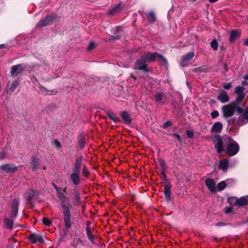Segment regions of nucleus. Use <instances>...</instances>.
<instances>
[{
    "label": "nucleus",
    "mask_w": 248,
    "mask_h": 248,
    "mask_svg": "<svg viewBox=\"0 0 248 248\" xmlns=\"http://www.w3.org/2000/svg\"><path fill=\"white\" fill-rule=\"evenodd\" d=\"M52 185L56 189L57 197L61 202L64 217H70L71 216L70 209L72 207V204L70 199L63 193L60 187L56 186L54 183H52Z\"/></svg>",
    "instance_id": "obj_1"
},
{
    "label": "nucleus",
    "mask_w": 248,
    "mask_h": 248,
    "mask_svg": "<svg viewBox=\"0 0 248 248\" xmlns=\"http://www.w3.org/2000/svg\"><path fill=\"white\" fill-rule=\"evenodd\" d=\"M223 117L229 118L232 116L236 111L237 114H240L243 112V109L241 107H237L235 102H231L228 105L223 106L221 108Z\"/></svg>",
    "instance_id": "obj_2"
},
{
    "label": "nucleus",
    "mask_w": 248,
    "mask_h": 248,
    "mask_svg": "<svg viewBox=\"0 0 248 248\" xmlns=\"http://www.w3.org/2000/svg\"><path fill=\"white\" fill-rule=\"evenodd\" d=\"M224 142L226 144V154L229 156L235 155L239 150V144L231 137H226L224 139Z\"/></svg>",
    "instance_id": "obj_3"
},
{
    "label": "nucleus",
    "mask_w": 248,
    "mask_h": 248,
    "mask_svg": "<svg viewBox=\"0 0 248 248\" xmlns=\"http://www.w3.org/2000/svg\"><path fill=\"white\" fill-rule=\"evenodd\" d=\"M147 62H150L155 61L157 58H159L164 63L167 62V59L162 56L159 55L157 53H151L149 52H144L142 55Z\"/></svg>",
    "instance_id": "obj_4"
},
{
    "label": "nucleus",
    "mask_w": 248,
    "mask_h": 248,
    "mask_svg": "<svg viewBox=\"0 0 248 248\" xmlns=\"http://www.w3.org/2000/svg\"><path fill=\"white\" fill-rule=\"evenodd\" d=\"M213 142L215 148L218 154H221L224 151L223 142L220 136L215 135L213 137Z\"/></svg>",
    "instance_id": "obj_5"
},
{
    "label": "nucleus",
    "mask_w": 248,
    "mask_h": 248,
    "mask_svg": "<svg viewBox=\"0 0 248 248\" xmlns=\"http://www.w3.org/2000/svg\"><path fill=\"white\" fill-rule=\"evenodd\" d=\"M235 199V197L231 198L228 199L230 202L233 203L234 206H242L248 204V195L242 196L239 198H236L235 201H232Z\"/></svg>",
    "instance_id": "obj_6"
},
{
    "label": "nucleus",
    "mask_w": 248,
    "mask_h": 248,
    "mask_svg": "<svg viewBox=\"0 0 248 248\" xmlns=\"http://www.w3.org/2000/svg\"><path fill=\"white\" fill-rule=\"evenodd\" d=\"M38 193L32 189H29L26 191L24 197L27 201V203L30 204V201L36 200L38 198Z\"/></svg>",
    "instance_id": "obj_7"
},
{
    "label": "nucleus",
    "mask_w": 248,
    "mask_h": 248,
    "mask_svg": "<svg viewBox=\"0 0 248 248\" xmlns=\"http://www.w3.org/2000/svg\"><path fill=\"white\" fill-rule=\"evenodd\" d=\"M147 61L142 55H141L140 58L137 60L136 62L135 67V68L139 70H143L144 71L147 72H148L147 69Z\"/></svg>",
    "instance_id": "obj_8"
},
{
    "label": "nucleus",
    "mask_w": 248,
    "mask_h": 248,
    "mask_svg": "<svg viewBox=\"0 0 248 248\" xmlns=\"http://www.w3.org/2000/svg\"><path fill=\"white\" fill-rule=\"evenodd\" d=\"M194 52H190L184 55L181 59L180 65L183 67H186L188 62L194 57Z\"/></svg>",
    "instance_id": "obj_9"
},
{
    "label": "nucleus",
    "mask_w": 248,
    "mask_h": 248,
    "mask_svg": "<svg viewBox=\"0 0 248 248\" xmlns=\"http://www.w3.org/2000/svg\"><path fill=\"white\" fill-rule=\"evenodd\" d=\"M56 18L55 15H50L46 16L45 18L41 19L37 24V27H41L47 26L51 24L53 19Z\"/></svg>",
    "instance_id": "obj_10"
},
{
    "label": "nucleus",
    "mask_w": 248,
    "mask_h": 248,
    "mask_svg": "<svg viewBox=\"0 0 248 248\" xmlns=\"http://www.w3.org/2000/svg\"><path fill=\"white\" fill-rule=\"evenodd\" d=\"M241 114L237 120V124L239 125H243L248 123V107L245 111L240 113Z\"/></svg>",
    "instance_id": "obj_11"
},
{
    "label": "nucleus",
    "mask_w": 248,
    "mask_h": 248,
    "mask_svg": "<svg viewBox=\"0 0 248 248\" xmlns=\"http://www.w3.org/2000/svg\"><path fill=\"white\" fill-rule=\"evenodd\" d=\"M25 68L23 64H18L13 65L11 67V76H16L18 74L22 72V71Z\"/></svg>",
    "instance_id": "obj_12"
},
{
    "label": "nucleus",
    "mask_w": 248,
    "mask_h": 248,
    "mask_svg": "<svg viewBox=\"0 0 248 248\" xmlns=\"http://www.w3.org/2000/svg\"><path fill=\"white\" fill-rule=\"evenodd\" d=\"M0 169L6 173H13L17 169V167L13 164H6L0 166Z\"/></svg>",
    "instance_id": "obj_13"
},
{
    "label": "nucleus",
    "mask_w": 248,
    "mask_h": 248,
    "mask_svg": "<svg viewBox=\"0 0 248 248\" xmlns=\"http://www.w3.org/2000/svg\"><path fill=\"white\" fill-rule=\"evenodd\" d=\"M205 185L211 193H214L216 191V184L213 179L210 178H206L205 181Z\"/></svg>",
    "instance_id": "obj_14"
},
{
    "label": "nucleus",
    "mask_w": 248,
    "mask_h": 248,
    "mask_svg": "<svg viewBox=\"0 0 248 248\" xmlns=\"http://www.w3.org/2000/svg\"><path fill=\"white\" fill-rule=\"evenodd\" d=\"M70 179L75 186H77L80 184V172L73 171L70 175Z\"/></svg>",
    "instance_id": "obj_15"
},
{
    "label": "nucleus",
    "mask_w": 248,
    "mask_h": 248,
    "mask_svg": "<svg viewBox=\"0 0 248 248\" xmlns=\"http://www.w3.org/2000/svg\"><path fill=\"white\" fill-rule=\"evenodd\" d=\"M19 200L17 199H14L11 203V216L10 217H16L18 213Z\"/></svg>",
    "instance_id": "obj_16"
},
{
    "label": "nucleus",
    "mask_w": 248,
    "mask_h": 248,
    "mask_svg": "<svg viewBox=\"0 0 248 248\" xmlns=\"http://www.w3.org/2000/svg\"><path fill=\"white\" fill-rule=\"evenodd\" d=\"M223 129V124L220 122H215L212 125L211 131L213 133H220Z\"/></svg>",
    "instance_id": "obj_17"
},
{
    "label": "nucleus",
    "mask_w": 248,
    "mask_h": 248,
    "mask_svg": "<svg viewBox=\"0 0 248 248\" xmlns=\"http://www.w3.org/2000/svg\"><path fill=\"white\" fill-rule=\"evenodd\" d=\"M155 99L157 102H160L161 104H165L166 102V96L163 93L157 92L155 96Z\"/></svg>",
    "instance_id": "obj_18"
},
{
    "label": "nucleus",
    "mask_w": 248,
    "mask_h": 248,
    "mask_svg": "<svg viewBox=\"0 0 248 248\" xmlns=\"http://www.w3.org/2000/svg\"><path fill=\"white\" fill-rule=\"evenodd\" d=\"M217 99L222 103L227 102L229 100L228 94L226 92H221L217 96Z\"/></svg>",
    "instance_id": "obj_19"
},
{
    "label": "nucleus",
    "mask_w": 248,
    "mask_h": 248,
    "mask_svg": "<svg viewBox=\"0 0 248 248\" xmlns=\"http://www.w3.org/2000/svg\"><path fill=\"white\" fill-rule=\"evenodd\" d=\"M83 157L80 155L76 159V162L74 166V171L79 172L80 171L81 166L83 161Z\"/></svg>",
    "instance_id": "obj_20"
},
{
    "label": "nucleus",
    "mask_w": 248,
    "mask_h": 248,
    "mask_svg": "<svg viewBox=\"0 0 248 248\" xmlns=\"http://www.w3.org/2000/svg\"><path fill=\"white\" fill-rule=\"evenodd\" d=\"M241 31L236 30H233L231 31L230 35V41L232 42L240 37Z\"/></svg>",
    "instance_id": "obj_21"
},
{
    "label": "nucleus",
    "mask_w": 248,
    "mask_h": 248,
    "mask_svg": "<svg viewBox=\"0 0 248 248\" xmlns=\"http://www.w3.org/2000/svg\"><path fill=\"white\" fill-rule=\"evenodd\" d=\"M171 186L170 185H165L164 188V198L167 201L170 199Z\"/></svg>",
    "instance_id": "obj_22"
},
{
    "label": "nucleus",
    "mask_w": 248,
    "mask_h": 248,
    "mask_svg": "<svg viewBox=\"0 0 248 248\" xmlns=\"http://www.w3.org/2000/svg\"><path fill=\"white\" fill-rule=\"evenodd\" d=\"M229 160L228 159H225L220 161L219 168L223 171H226L228 168Z\"/></svg>",
    "instance_id": "obj_23"
},
{
    "label": "nucleus",
    "mask_w": 248,
    "mask_h": 248,
    "mask_svg": "<svg viewBox=\"0 0 248 248\" xmlns=\"http://www.w3.org/2000/svg\"><path fill=\"white\" fill-rule=\"evenodd\" d=\"M31 165L33 170H36L38 169V166L39 165L38 158L33 157L31 162Z\"/></svg>",
    "instance_id": "obj_24"
},
{
    "label": "nucleus",
    "mask_w": 248,
    "mask_h": 248,
    "mask_svg": "<svg viewBox=\"0 0 248 248\" xmlns=\"http://www.w3.org/2000/svg\"><path fill=\"white\" fill-rule=\"evenodd\" d=\"M4 223L6 227L10 230H12L13 228L14 221L10 218H4L3 220Z\"/></svg>",
    "instance_id": "obj_25"
},
{
    "label": "nucleus",
    "mask_w": 248,
    "mask_h": 248,
    "mask_svg": "<svg viewBox=\"0 0 248 248\" xmlns=\"http://www.w3.org/2000/svg\"><path fill=\"white\" fill-rule=\"evenodd\" d=\"M86 231L88 238L92 243H94V237L93 234L92 232L91 228L86 227Z\"/></svg>",
    "instance_id": "obj_26"
},
{
    "label": "nucleus",
    "mask_w": 248,
    "mask_h": 248,
    "mask_svg": "<svg viewBox=\"0 0 248 248\" xmlns=\"http://www.w3.org/2000/svg\"><path fill=\"white\" fill-rule=\"evenodd\" d=\"M19 84V82L17 80H14L11 84V86L8 89V92L13 93L17 88Z\"/></svg>",
    "instance_id": "obj_27"
},
{
    "label": "nucleus",
    "mask_w": 248,
    "mask_h": 248,
    "mask_svg": "<svg viewBox=\"0 0 248 248\" xmlns=\"http://www.w3.org/2000/svg\"><path fill=\"white\" fill-rule=\"evenodd\" d=\"M64 224L66 227L67 232L69 231V229L71 228V226L73 222L71 220V218H64Z\"/></svg>",
    "instance_id": "obj_28"
},
{
    "label": "nucleus",
    "mask_w": 248,
    "mask_h": 248,
    "mask_svg": "<svg viewBox=\"0 0 248 248\" xmlns=\"http://www.w3.org/2000/svg\"><path fill=\"white\" fill-rule=\"evenodd\" d=\"M121 116L124 120L126 123H130L131 119L130 115L126 111H124L121 114Z\"/></svg>",
    "instance_id": "obj_29"
},
{
    "label": "nucleus",
    "mask_w": 248,
    "mask_h": 248,
    "mask_svg": "<svg viewBox=\"0 0 248 248\" xmlns=\"http://www.w3.org/2000/svg\"><path fill=\"white\" fill-rule=\"evenodd\" d=\"M157 163L159 166L161 167V170H166L167 167L166 166V163L164 159L162 158H159L157 160Z\"/></svg>",
    "instance_id": "obj_30"
},
{
    "label": "nucleus",
    "mask_w": 248,
    "mask_h": 248,
    "mask_svg": "<svg viewBox=\"0 0 248 248\" xmlns=\"http://www.w3.org/2000/svg\"><path fill=\"white\" fill-rule=\"evenodd\" d=\"M78 144L79 147L82 149L85 146V140L82 136H80L78 139Z\"/></svg>",
    "instance_id": "obj_31"
},
{
    "label": "nucleus",
    "mask_w": 248,
    "mask_h": 248,
    "mask_svg": "<svg viewBox=\"0 0 248 248\" xmlns=\"http://www.w3.org/2000/svg\"><path fill=\"white\" fill-rule=\"evenodd\" d=\"M37 235L35 233H31L28 237V240L32 244L37 243Z\"/></svg>",
    "instance_id": "obj_32"
},
{
    "label": "nucleus",
    "mask_w": 248,
    "mask_h": 248,
    "mask_svg": "<svg viewBox=\"0 0 248 248\" xmlns=\"http://www.w3.org/2000/svg\"><path fill=\"white\" fill-rule=\"evenodd\" d=\"M122 7L120 4L117 5L115 7L110 11V14L113 15L117 13H119L122 10Z\"/></svg>",
    "instance_id": "obj_33"
},
{
    "label": "nucleus",
    "mask_w": 248,
    "mask_h": 248,
    "mask_svg": "<svg viewBox=\"0 0 248 248\" xmlns=\"http://www.w3.org/2000/svg\"><path fill=\"white\" fill-rule=\"evenodd\" d=\"M244 91V88L243 86H236L235 88V93L237 95L245 94Z\"/></svg>",
    "instance_id": "obj_34"
},
{
    "label": "nucleus",
    "mask_w": 248,
    "mask_h": 248,
    "mask_svg": "<svg viewBox=\"0 0 248 248\" xmlns=\"http://www.w3.org/2000/svg\"><path fill=\"white\" fill-rule=\"evenodd\" d=\"M245 96V94L237 95V97H236L235 101H233L232 102H235L236 106L237 107H239L238 106L240 102L244 99Z\"/></svg>",
    "instance_id": "obj_35"
},
{
    "label": "nucleus",
    "mask_w": 248,
    "mask_h": 248,
    "mask_svg": "<svg viewBox=\"0 0 248 248\" xmlns=\"http://www.w3.org/2000/svg\"><path fill=\"white\" fill-rule=\"evenodd\" d=\"M147 18L149 22H154L155 20V15L154 13L150 12L147 15Z\"/></svg>",
    "instance_id": "obj_36"
},
{
    "label": "nucleus",
    "mask_w": 248,
    "mask_h": 248,
    "mask_svg": "<svg viewBox=\"0 0 248 248\" xmlns=\"http://www.w3.org/2000/svg\"><path fill=\"white\" fill-rule=\"evenodd\" d=\"M226 187V184L224 181L219 182L217 185V187L218 191H221L223 190Z\"/></svg>",
    "instance_id": "obj_37"
},
{
    "label": "nucleus",
    "mask_w": 248,
    "mask_h": 248,
    "mask_svg": "<svg viewBox=\"0 0 248 248\" xmlns=\"http://www.w3.org/2000/svg\"><path fill=\"white\" fill-rule=\"evenodd\" d=\"M82 175L86 177H87L90 174L89 170L88 168L86 167L85 165H84L82 168Z\"/></svg>",
    "instance_id": "obj_38"
},
{
    "label": "nucleus",
    "mask_w": 248,
    "mask_h": 248,
    "mask_svg": "<svg viewBox=\"0 0 248 248\" xmlns=\"http://www.w3.org/2000/svg\"><path fill=\"white\" fill-rule=\"evenodd\" d=\"M108 117H109V118L114 122H117V121H120L119 118L115 114H114L113 113H111V112L108 113Z\"/></svg>",
    "instance_id": "obj_39"
},
{
    "label": "nucleus",
    "mask_w": 248,
    "mask_h": 248,
    "mask_svg": "<svg viewBox=\"0 0 248 248\" xmlns=\"http://www.w3.org/2000/svg\"><path fill=\"white\" fill-rule=\"evenodd\" d=\"M80 202V200L79 194L78 193H76L75 195V199L73 201V203L75 205H78L79 204Z\"/></svg>",
    "instance_id": "obj_40"
},
{
    "label": "nucleus",
    "mask_w": 248,
    "mask_h": 248,
    "mask_svg": "<svg viewBox=\"0 0 248 248\" xmlns=\"http://www.w3.org/2000/svg\"><path fill=\"white\" fill-rule=\"evenodd\" d=\"M42 222L46 226H49L52 223L51 220L49 219V218H43Z\"/></svg>",
    "instance_id": "obj_41"
},
{
    "label": "nucleus",
    "mask_w": 248,
    "mask_h": 248,
    "mask_svg": "<svg viewBox=\"0 0 248 248\" xmlns=\"http://www.w3.org/2000/svg\"><path fill=\"white\" fill-rule=\"evenodd\" d=\"M211 46L214 50H217L218 48V43L216 39L213 40L211 43Z\"/></svg>",
    "instance_id": "obj_42"
},
{
    "label": "nucleus",
    "mask_w": 248,
    "mask_h": 248,
    "mask_svg": "<svg viewBox=\"0 0 248 248\" xmlns=\"http://www.w3.org/2000/svg\"><path fill=\"white\" fill-rule=\"evenodd\" d=\"M67 230H62V232H61L60 233V241H62L63 240V239L65 238L66 235V232H67Z\"/></svg>",
    "instance_id": "obj_43"
},
{
    "label": "nucleus",
    "mask_w": 248,
    "mask_h": 248,
    "mask_svg": "<svg viewBox=\"0 0 248 248\" xmlns=\"http://www.w3.org/2000/svg\"><path fill=\"white\" fill-rule=\"evenodd\" d=\"M166 170H161L160 171V174H161V179L162 180H164V181H166L167 180V176H166Z\"/></svg>",
    "instance_id": "obj_44"
},
{
    "label": "nucleus",
    "mask_w": 248,
    "mask_h": 248,
    "mask_svg": "<svg viewBox=\"0 0 248 248\" xmlns=\"http://www.w3.org/2000/svg\"><path fill=\"white\" fill-rule=\"evenodd\" d=\"M219 116V113L217 110H214L211 113V116L213 119L217 118Z\"/></svg>",
    "instance_id": "obj_45"
},
{
    "label": "nucleus",
    "mask_w": 248,
    "mask_h": 248,
    "mask_svg": "<svg viewBox=\"0 0 248 248\" xmlns=\"http://www.w3.org/2000/svg\"><path fill=\"white\" fill-rule=\"evenodd\" d=\"M172 125V123L170 121H167L166 122H165L163 126H162V127L163 129H166L167 128V127H169V126H170Z\"/></svg>",
    "instance_id": "obj_46"
},
{
    "label": "nucleus",
    "mask_w": 248,
    "mask_h": 248,
    "mask_svg": "<svg viewBox=\"0 0 248 248\" xmlns=\"http://www.w3.org/2000/svg\"><path fill=\"white\" fill-rule=\"evenodd\" d=\"M37 241L41 244L45 243V240L42 235H37Z\"/></svg>",
    "instance_id": "obj_47"
},
{
    "label": "nucleus",
    "mask_w": 248,
    "mask_h": 248,
    "mask_svg": "<svg viewBox=\"0 0 248 248\" xmlns=\"http://www.w3.org/2000/svg\"><path fill=\"white\" fill-rule=\"evenodd\" d=\"M186 136L188 138H192L194 136V133L192 131L187 130L186 132Z\"/></svg>",
    "instance_id": "obj_48"
},
{
    "label": "nucleus",
    "mask_w": 248,
    "mask_h": 248,
    "mask_svg": "<svg viewBox=\"0 0 248 248\" xmlns=\"http://www.w3.org/2000/svg\"><path fill=\"white\" fill-rule=\"evenodd\" d=\"M95 47V44L93 42H91L87 47L88 50H93Z\"/></svg>",
    "instance_id": "obj_49"
},
{
    "label": "nucleus",
    "mask_w": 248,
    "mask_h": 248,
    "mask_svg": "<svg viewBox=\"0 0 248 248\" xmlns=\"http://www.w3.org/2000/svg\"><path fill=\"white\" fill-rule=\"evenodd\" d=\"M53 143L55 144V145H56V146L57 147H58V148H61V147H62L61 144L60 142L59 141L57 140H53Z\"/></svg>",
    "instance_id": "obj_50"
},
{
    "label": "nucleus",
    "mask_w": 248,
    "mask_h": 248,
    "mask_svg": "<svg viewBox=\"0 0 248 248\" xmlns=\"http://www.w3.org/2000/svg\"><path fill=\"white\" fill-rule=\"evenodd\" d=\"M172 137H175L177 139V140L179 141H181V138L180 137V136L177 134H175V133H174V134H172V135H171Z\"/></svg>",
    "instance_id": "obj_51"
},
{
    "label": "nucleus",
    "mask_w": 248,
    "mask_h": 248,
    "mask_svg": "<svg viewBox=\"0 0 248 248\" xmlns=\"http://www.w3.org/2000/svg\"><path fill=\"white\" fill-rule=\"evenodd\" d=\"M232 86L230 83H226L223 85V88L226 90H229Z\"/></svg>",
    "instance_id": "obj_52"
},
{
    "label": "nucleus",
    "mask_w": 248,
    "mask_h": 248,
    "mask_svg": "<svg viewBox=\"0 0 248 248\" xmlns=\"http://www.w3.org/2000/svg\"><path fill=\"white\" fill-rule=\"evenodd\" d=\"M232 211V207H226L225 208V212L226 213H230Z\"/></svg>",
    "instance_id": "obj_53"
},
{
    "label": "nucleus",
    "mask_w": 248,
    "mask_h": 248,
    "mask_svg": "<svg viewBox=\"0 0 248 248\" xmlns=\"http://www.w3.org/2000/svg\"><path fill=\"white\" fill-rule=\"evenodd\" d=\"M226 225H227V224L223 222H219L216 223L215 225H216V226L221 227V226H225Z\"/></svg>",
    "instance_id": "obj_54"
},
{
    "label": "nucleus",
    "mask_w": 248,
    "mask_h": 248,
    "mask_svg": "<svg viewBox=\"0 0 248 248\" xmlns=\"http://www.w3.org/2000/svg\"><path fill=\"white\" fill-rule=\"evenodd\" d=\"M92 222L91 221H87L86 223V227H91L90 225Z\"/></svg>",
    "instance_id": "obj_55"
},
{
    "label": "nucleus",
    "mask_w": 248,
    "mask_h": 248,
    "mask_svg": "<svg viewBox=\"0 0 248 248\" xmlns=\"http://www.w3.org/2000/svg\"><path fill=\"white\" fill-rule=\"evenodd\" d=\"M120 30H121V27L118 26L116 28L115 31H116V32H118Z\"/></svg>",
    "instance_id": "obj_56"
},
{
    "label": "nucleus",
    "mask_w": 248,
    "mask_h": 248,
    "mask_svg": "<svg viewBox=\"0 0 248 248\" xmlns=\"http://www.w3.org/2000/svg\"><path fill=\"white\" fill-rule=\"evenodd\" d=\"M245 45L248 46V38L246 39L244 42Z\"/></svg>",
    "instance_id": "obj_57"
},
{
    "label": "nucleus",
    "mask_w": 248,
    "mask_h": 248,
    "mask_svg": "<svg viewBox=\"0 0 248 248\" xmlns=\"http://www.w3.org/2000/svg\"><path fill=\"white\" fill-rule=\"evenodd\" d=\"M244 79H245L246 80H248V75H246L244 77Z\"/></svg>",
    "instance_id": "obj_58"
},
{
    "label": "nucleus",
    "mask_w": 248,
    "mask_h": 248,
    "mask_svg": "<svg viewBox=\"0 0 248 248\" xmlns=\"http://www.w3.org/2000/svg\"><path fill=\"white\" fill-rule=\"evenodd\" d=\"M242 85H243V86L246 85V82H245V81L243 82V83H242Z\"/></svg>",
    "instance_id": "obj_59"
},
{
    "label": "nucleus",
    "mask_w": 248,
    "mask_h": 248,
    "mask_svg": "<svg viewBox=\"0 0 248 248\" xmlns=\"http://www.w3.org/2000/svg\"><path fill=\"white\" fill-rule=\"evenodd\" d=\"M63 191H64V192H66V187L64 188Z\"/></svg>",
    "instance_id": "obj_60"
},
{
    "label": "nucleus",
    "mask_w": 248,
    "mask_h": 248,
    "mask_svg": "<svg viewBox=\"0 0 248 248\" xmlns=\"http://www.w3.org/2000/svg\"><path fill=\"white\" fill-rule=\"evenodd\" d=\"M1 159H4V156H3V155H2V156H1Z\"/></svg>",
    "instance_id": "obj_61"
},
{
    "label": "nucleus",
    "mask_w": 248,
    "mask_h": 248,
    "mask_svg": "<svg viewBox=\"0 0 248 248\" xmlns=\"http://www.w3.org/2000/svg\"><path fill=\"white\" fill-rule=\"evenodd\" d=\"M193 1H196L197 0H192Z\"/></svg>",
    "instance_id": "obj_62"
},
{
    "label": "nucleus",
    "mask_w": 248,
    "mask_h": 248,
    "mask_svg": "<svg viewBox=\"0 0 248 248\" xmlns=\"http://www.w3.org/2000/svg\"><path fill=\"white\" fill-rule=\"evenodd\" d=\"M1 47V45H0V48Z\"/></svg>",
    "instance_id": "obj_63"
}]
</instances>
